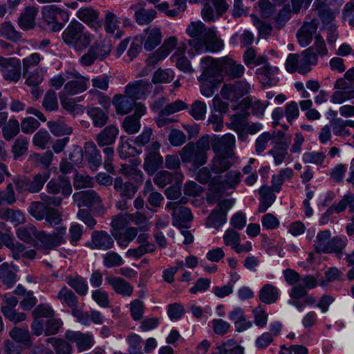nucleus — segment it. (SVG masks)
Wrapping results in <instances>:
<instances>
[{
    "instance_id": "obj_1",
    "label": "nucleus",
    "mask_w": 354,
    "mask_h": 354,
    "mask_svg": "<svg viewBox=\"0 0 354 354\" xmlns=\"http://www.w3.org/2000/svg\"><path fill=\"white\" fill-rule=\"evenodd\" d=\"M201 68L205 75H219L226 76L230 79L241 77L245 71L244 66L237 64L230 56H225L219 59L206 57L202 59Z\"/></svg>"
},
{
    "instance_id": "obj_2",
    "label": "nucleus",
    "mask_w": 354,
    "mask_h": 354,
    "mask_svg": "<svg viewBox=\"0 0 354 354\" xmlns=\"http://www.w3.org/2000/svg\"><path fill=\"white\" fill-rule=\"evenodd\" d=\"M209 149V136L205 135L196 142H188L178 153L183 163H192L193 169L196 170L207 162V151Z\"/></svg>"
},
{
    "instance_id": "obj_3",
    "label": "nucleus",
    "mask_w": 354,
    "mask_h": 354,
    "mask_svg": "<svg viewBox=\"0 0 354 354\" xmlns=\"http://www.w3.org/2000/svg\"><path fill=\"white\" fill-rule=\"evenodd\" d=\"M304 285L297 284L294 286L290 292L288 304L294 306L297 310H302L306 306H312L316 299L313 295L307 292L306 289L315 288L318 283L313 275H306L302 278Z\"/></svg>"
},
{
    "instance_id": "obj_4",
    "label": "nucleus",
    "mask_w": 354,
    "mask_h": 354,
    "mask_svg": "<svg viewBox=\"0 0 354 354\" xmlns=\"http://www.w3.org/2000/svg\"><path fill=\"white\" fill-rule=\"evenodd\" d=\"M64 42L76 51H82L91 44L93 36L84 31V26L77 21H71L62 34Z\"/></svg>"
},
{
    "instance_id": "obj_5",
    "label": "nucleus",
    "mask_w": 354,
    "mask_h": 354,
    "mask_svg": "<svg viewBox=\"0 0 354 354\" xmlns=\"http://www.w3.org/2000/svg\"><path fill=\"white\" fill-rule=\"evenodd\" d=\"M328 54L324 39L321 35L315 37L314 44L298 54L299 73L306 75L311 71V66H315L318 57H324Z\"/></svg>"
},
{
    "instance_id": "obj_6",
    "label": "nucleus",
    "mask_w": 354,
    "mask_h": 354,
    "mask_svg": "<svg viewBox=\"0 0 354 354\" xmlns=\"http://www.w3.org/2000/svg\"><path fill=\"white\" fill-rule=\"evenodd\" d=\"M79 59V63L82 66H91L96 62H102L106 59L112 50L111 42L109 39H104L95 41Z\"/></svg>"
},
{
    "instance_id": "obj_7",
    "label": "nucleus",
    "mask_w": 354,
    "mask_h": 354,
    "mask_svg": "<svg viewBox=\"0 0 354 354\" xmlns=\"http://www.w3.org/2000/svg\"><path fill=\"white\" fill-rule=\"evenodd\" d=\"M186 32L192 38L188 40L189 45L197 51L204 46L205 41L212 38L214 27L207 28L201 21H192L187 26Z\"/></svg>"
},
{
    "instance_id": "obj_8",
    "label": "nucleus",
    "mask_w": 354,
    "mask_h": 354,
    "mask_svg": "<svg viewBox=\"0 0 354 354\" xmlns=\"http://www.w3.org/2000/svg\"><path fill=\"white\" fill-rule=\"evenodd\" d=\"M50 173L48 170L43 174H37L32 178L24 177L17 179L14 181L16 189L18 192L23 193L28 192L31 194L39 192L44 187V185L50 178Z\"/></svg>"
},
{
    "instance_id": "obj_9",
    "label": "nucleus",
    "mask_w": 354,
    "mask_h": 354,
    "mask_svg": "<svg viewBox=\"0 0 354 354\" xmlns=\"http://www.w3.org/2000/svg\"><path fill=\"white\" fill-rule=\"evenodd\" d=\"M0 73L6 81L17 82L21 77L20 60L16 57L0 56Z\"/></svg>"
},
{
    "instance_id": "obj_10",
    "label": "nucleus",
    "mask_w": 354,
    "mask_h": 354,
    "mask_svg": "<svg viewBox=\"0 0 354 354\" xmlns=\"http://www.w3.org/2000/svg\"><path fill=\"white\" fill-rule=\"evenodd\" d=\"M160 144L153 142L146 149L143 168L149 175H153L163 164V158L160 154Z\"/></svg>"
},
{
    "instance_id": "obj_11",
    "label": "nucleus",
    "mask_w": 354,
    "mask_h": 354,
    "mask_svg": "<svg viewBox=\"0 0 354 354\" xmlns=\"http://www.w3.org/2000/svg\"><path fill=\"white\" fill-rule=\"evenodd\" d=\"M66 238V227L58 226L55 231L51 234H46L44 231H39L37 234V240L41 242L44 248L46 249L55 248L65 243Z\"/></svg>"
},
{
    "instance_id": "obj_12",
    "label": "nucleus",
    "mask_w": 354,
    "mask_h": 354,
    "mask_svg": "<svg viewBox=\"0 0 354 354\" xmlns=\"http://www.w3.org/2000/svg\"><path fill=\"white\" fill-rule=\"evenodd\" d=\"M41 14L44 20L48 24H52V30L54 32L59 31L63 28V24L57 21V15L65 21L68 20L67 12L62 10L55 5L44 6L41 9Z\"/></svg>"
},
{
    "instance_id": "obj_13",
    "label": "nucleus",
    "mask_w": 354,
    "mask_h": 354,
    "mask_svg": "<svg viewBox=\"0 0 354 354\" xmlns=\"http://www.w3.org/2000/svg\"><path fill=\"white\" fill-rule=\"evenodd\" d=\"M210 145L215 154L231 156L235 146V137L230 133H227L222 137L214 135L209 137Z\"/></svg>"
},
{
    "instance_id": "obj_14",
    "label": "nucleus",
    "mask_w": 354,
    "mask_h": 354,
    "mask_svg": "<svg viewBox=\"0 0 354 354\" xmlns=\"http://www.w3.org/2000/svg\"><path fill=\"white\" fill-rule=\"evenodd\" d=\"M232 206L230 200L220 201L216 209L212 210L206 220V225L209 227L218 228L226 222L227 212Z\"/></svg>"
},
{
    "instance_id": "obj_15",
    "label": "nucleus",
    "mask_w": 354,
    "mask_h": 354,
    "mask_svg": "<svg viewBox=\"0 0 354 354\" xmlns=\"http://www.w3.org/2000/svg\"><path fill=\"white\" fill-rule=\"evenodd\" d=\"M250 86L245 81L224 84L221 91V96L225 100L236 101L249 93Z\"/></svg>"
},
{
    "instance_id": "obj_16",
    "label": "nucleus",
    "mask_w": 354,
    "mask_h": 354,
    "mask_svg": "<svg viewBox=\"0 0 354 354\" xmlns=\"http://www.w3.org/2000/svg\"><path fill=\"white\" fill-rule=\"evenodd\" d=\"M319 24L317 19H313L310 21H305L297 32V38L299 44L302 47L308 46L313 37L317 35V30Z\"/></svg>"
},
{
    "instance_id": "obj_17",
    "label": "nucleus",
    "mask_w": 354,
    "mask_h": 354,
    "mask_svg": "<svg viewBox=\"0 0 354 354\" xmlns=\"http://www.w3.org/2000/svg\"><path fill=\"white\" fill-rule=\"evenodd\" d=\"M212 3L215 10L209 2H207L201 10L202 17L205 21H214L225 13L229 8V5L225 0H212Z\"/></svg>"
},
{
    "instance_id": "obj_18",
    "label": "nucleus",
    "mask_w": 354,
    "mask_h": 354,
    "mask_svg": "<svg viewBox=\"0 0 354 354\" xmlns=\"http://www.w3.org/2000/svg\"><path fill=\"white\" fill-rule=\"evenodd\" d=\"M282 329V324L279 322H274L269 325V331L264 332L257 337L254 345L257 348L265 349L279 336Z\"/></svg>"
},
{
    "instance_id": "obj_19",
    "label": "nucleus",
    "mask_w": 354,
    "mask_h": 354,
    "mask_svg": "<svg viewBox=\"0 0 354 354\" xmlns=\"http://www.w3.org/2000/svg\"><path fill=\"white\" fill-rule=\"evenodd\" d=\"M142 38L143 46L147 50H152L162 41V35L160 29L157 26H149L145 28L142 33L138 35Z\"/></svg>"
},
{
    "instance_id": "obj_20",
    "label": "nucleus",
    "mask_w": 354,
    "mask_h": 354,
    "mask_svg": "<svg viewBox=\"0 0 354 354\" xmlns=\"http://www.w3.org/2000/svg\"><path fill=\"white\" fill-rule=\"evenodd\" d=\"M74 78L68 81L61 92L66 95H75L85 91L88 88L89 78L77 73L73 75Z\"/></svg>"
},
{
    "instance_id": "obj_21",
    "label": "nucleus",
    "mask_w": 354,
    "mask_h": 354,
    "mask_svg": "<svg viewBox=\"0 0 354 354\" xmlns=\"http://www.w3.org/2000/svg\"><path fill=\"white\" fill-rule=\"evenodd\" d=\"M65 338L72 343H75L80 351H84L91 348L94 339L89 333H83L80 331L67 330L65 333Z\"/></svg>"
},
{
    "instance_id": "obj_22",
    "label": "nucleus",
    "mask_w": 354,
    "mask_h": 354,
    "mask_svg": "<svg viewBox=\"0 0 354 354\" xmlns=\"http://www.w3.org/2000/svg\"><path fill=\"white\" fill-rule=\"evenodd\" d=\"M114 245L113 239L104 230H95L91 234V243L88 247L93 250H108Z\"/></svg>"
},
{
    "instance_id": "obj_23",
    "label": "nucleus",
    "mask_w": 354,
    "mask_h": 354,
    "mask_svg": "<svg viewBox=\"0 0 354 354\" xmlns=\"http://www.w3.org/2000/svg\"><path fill=\"white\" fill-rule=\"evenodd\" d=\"M48 193L57 194L60 192L62 194L68 197L72 192V187L68 178L64 175H60L56 179H51L46 185Z\"/></svg>"
},
{
    "instance_id": "obj_24",
    "label": "nucleus",
    "mask_w": 354,
    "mask_h": 354,
    "mask_svg": "<svg viewBox=\"0 0 354 354\" xmlns=\"http://www.w3.org/2000/svg\"><path fill=\"white\" fill-rule=\"evenodd\" d=\"M166 208L173 210L171 216L174 225H181L183 223L191 221L193 218L190 209L181 205L178 202H169Z\"/></svg>"
},
{
    "instance_id": "obj_25",
    "label": "nucleus",
    "mask_w": 354,
    "mask_h": 354,
    "mask_svg": "<svg viewBox=\"0 0 354 354\" xmlns=\"http://www.w3.org/2000/svg\"><path fill=\"white\" fill-rule=\"evenodd\" d=\"M187 0H165L156 6L160 12H163L167 17H174L180 12L186 9Z\"/></svg>"
},
{
    "instance_id": "obj_26",
    "label": "nucleus",
    "mask_w": 354,
    "mask_h": 354,
    "mask_svg": "<svg viewBox=\"0 0 354 354\" xmlns=\"http://www.w3.org/2000/svg\"><path fill=\"white\" fill-rule=\"evenodd\" d=\"M116 294L124 297H131L133 292V286L128 281L120 277H107L105 279Z\"/></svg>"
},
{
    "instance_id": "obj_27",
    "label": "nucleus",
    "mask_w": 354,
    "mask_h": 354,
    "mask_svg": "<svg viewBox=\"0 0 354 354\" xmlns=\"http://www.w3.org/2000/svg\"><path fill=\"white\" fill-rule=\"evenodd\" d=\"M151 87V84L140 80L127 84L124 93L134 100L142 98Z\"/></svg>"
},
{
    "instance_id": "obj_28",
    "label": "nucleus",
    "mask_w": 354,
    "mask_h": 354,
    "mask_svg": "<svg viewBox=\"0 0 354 354\" xmlns=\"http://www.w3.org/2000/svg\"><path fill=\"white\" fill-rule=\"evenodd\" d=\"M248 115V113H240L230 117V129L236 131L238 138L241 141L247 140L245 129L248 123L246 118Z\"/></svg>"
},
{
    "instance_id": "obj_29",
    "label": "nucleus",
    "mask_w": 354,
    "mask_h": 354,
    "mask_svg": "<svg viewBox=\"0 0 354 354\" xmlns=\"http://www.w3.org/2000/svg\"><path fill=\"white\" fill-rule=\"evenodd\" d=\"M84 153L91 169L95 171L102 165V156L93 142H87L84 145Z\"/></svg>"
},
{
    "instance_id": "obj_30",
    "label": "nucleus",
    "mask_w": 354,
    "mask_h": 354,
    "mask_svg": "<svg viewBox=\"0 0 354 354\" xmlns=\"http://www.w3.org/2000/svg\"><path fill=\"white\" fill-rule=\"evenodd\" d=\"M73 198L80 207L82 206L91 207L101 201L100 196L92 189L75 193Z\"/></svg>"
},
{
    "instance_id": "obj_31",
    "label": "nucleus",
    "mask_w": 354,
    "mask_h": 354,
    "mask_svg": "<svg viewBox=\"0 0 354 354\" xmlns=\"http://www.w3.org/2000/svg\"><path fill=\"white\" fill-rule=\"evenodd\" d=\"M39 8L34 6H29L25 8L18 19L19 27L24 30H30L35 25V17Z\"/></svg>"
},
{
    "instance_id": "obj_32",
    "label": "nucleus",
    "mask_w": 354,
    "mask_h": 354,
    "mask_svg": "<svg viewBox=\"0 0 354 354\" xmlns=\"http://www.w3.org/2000/svg\"><path fill=\"white\" fill-rule=\"evenodd\" d=\"M119 130L115 126H107L96 136V142L101 147L110 146L115 142Z\"/></svg>"
},
{
    "instance_id": "obj_33",
    "label": "nucleus",
    "mask_w": 354,
    "mask_h": 354,
    "mask_svg": "<svg viewBox=\"0 0 354 354\" xmlns=\"http://www.w3.org/2000/svg\"><path fill=\"white\" fill-rule=\"evenodd\" d=\"M120 24V18L115 13L110 10L105 11L104 17V28L106 33L113 34L116 32V36L118 38H120L122 35V32L119 30Z\"/></svg>"
},
{
    "instance_id": "obj_34",
    "label": "nucleus",
    "mask_w": 354,
    "mask_h": 354,
    "mask_svg": "<svg viewBox=\"0 0 354 354\" xmlns=\"http://www.w3.org/2000/svg\"><path fill=\"white\" fill-rule=\"evenodd\" d=\"M77 16L81 21L88 24L94 30H98L101 28L98 12L91 8H86L80 9L77 12Z\"/></svg>"
},
{
    "instance_id": "obj_35",
    "label": "nucleus",
    "mask_w": 354,
    "mask_h": 354,
    "mask_svg": "<svg viewBox=\"0 0 354 354\" xmlns=\"http://www.w3.org/2000/svg\"><path fill=\"white\" fill-rule=\"evenodd\" d=\"M113 104L115 107L117 113L125 115L133 109L135 100L127 94L115 95L113 99Z\"/></svg>"
},
{
    "instance_id": "obj_36",
    "label": "nucleus",
    "mask_w": 354,
    "mask_h": 354,
    "mask_svg": "<svg viewBox=\"0 0 354 354\" xmlns=\"http://www.w3.org/2000/svg\"><path fill=\"white\" fill-rule=\"evenodd\" d=\"M215 75H216L210 74L205 75L204 71L203 70L201 79L203 80V82L201 85V92L203 95L208 97H212L218 88L221 82L214 77Z\"/></svg>"
},
{
    "instance_id": "obj_37",
    "label": "nucleus",
    "mask_w": 354,
    "mask_h": 354,
    "mask_svg": "<svg viewBox=\"0 0 354 354\" xmlns=\"http://www.w3.org/2000/svg\"><path fill=\"white\" fill-rule=\"evenodd\" d=\"M226 189L227 188L223 180H220L217 177L212 178L209 183V193L207 196V202L209 204L215 203Z\"/></svg>"
},
{
    "instance_id": "obj_38",
    "label": "nucleus",
    "mask_w": 354,
    "mask_h": 354,
    "mask_svg": "<svg viewBox=\"0 0 354 354\" xmlns=\"http://www.w3.org/2000/svg\"><path fill=\"white\" fill-rule=\"evenodd\" d=\"M114 189L120 195L127 199L132 198L136 193L138 188L133 183L127 182L123 183L120 177H118L114 180Z\"/></svg>"
},
{
    "instance_id": "obj_39",
    "label": "nucleus",
    "mask_w": 354,
    "mask_h": 354,
    "mask_svg": "<svg viewBox=\"0 0 354 354\" xmlns=\"http://www.w3.org/2000/svg\"><path fill=\"white\" fill-rule=\"evenodd\" d=\"M229 156L216 154L209 165L211 171L217 174H221L227 171L232 165L227 158Z\"/></svg>"
},
{
    "instance_id": "obj_40",
    "label": "nucleus",
    "mask_w": 354,
    "mask_h": 354,
    "mask_svg": "<svg viewBox=\"0 0 354 354\" xmlns=\"http://www.w3.org/2000/svg\"><path fill=\"white\" fill-rule=\"evenodd\" d=\"M290 140L291 136H289L285 141L277 142L276 146L269 151L273 156L276 165H280L287 156Z\"/></svg>"
},
{
    "instance_id": "obj_41",
    "label": "nucleus",
    "mask_w": 354,
    "mask_h": 354,
    "mask_svg": "<svg viewBox=\"0 0 354 354\" xmlns=\"http://www.w3.org/2000/svg\"><path fill=\"white\" fill-rule=\"evenodd\" d=\"M279 292L277 288L272 284L264 285L259 292L261 301L266 304H271L278 299Z\"/></svg>"
},
{
    "instance_id": "obj_42",
    "label": "nucleus",
    "mask_w": 354,
    "mask_h": 354,
    "mask_svg": "<svg viewBox=\"0 0 354 354\" xmlns=\"http://www.w3.org/2000/svg\"><path fill=\"white\" fill-rule=\"evenodd\" d=\"M87 114L92 120L95 127H102L109 120L108 113L99 107H91L87 110Z\"/></svg>"
},
{
    "instance_id": "obj_43",
    "label": "nucleus",
    "mask_w": 354,
    "mask_h": 354,
    "mask_svg": "<svg viewBox=\"0 0 354 354\" xmlns=\"http://www.w3.org/2000/svg\"><path fill=\"white\" fill-rule=\"evenodd\" d=\"M0 218L10 221L15 225L22 223L25 220L24 214L20 210L11 208H1Z\"/></svg>"
},
{
    "instance_id": "obj_44",
    "label": "nucleus",
    "mask_w": 354,
    "mask_h": 354,
    "mask_svg": "<svg viewBox=\"0 0 354 354\" xmlns=\"http://www.w3.org/2000/svg\"><path fill=\"white\" fill-rule=\"evenodd\" d=\"M66 283L80 295L84 296L88 292V287L86 281L81 276L67 277Z\"/></svg>"
},
{
    "instance_id": "obj_45",
    "label": "nucleus",
    "mask_w": 354,
    "mask_h": 354,
    "mask_svg": "<svg viewBox=\"0 0 354 354\" xmlns=\"http://www.w3.org/2000/svg\"><path fill=\"white\" fill-rule=\"evenodd\" d=\"M138 230L133 227H127L124 232H120L114 235L118 244L122 248H127L137 236Z\"/></svg>"
},
{
    "instance_id": "obj_46",
    "label": "nucleus",
    "mask_w": 354,
    "mask_h": 354,
    "mask_svg": "<svg viewBox=\"0 0 354 354\" xmlns=\"http://www.w3.org/2000/svg\"><path fill=\"white\" fill-rule=\"evenodd\" d=\"M16 234L20 240L26 243H31L34 241L35 238L37 239L39 232L34 225H28L18 228Z\"/></svg>"
},
{
    "instance_id": "obj_47",
    "label": "nucleus",
    "mask_w": 354,
    "mask_h": 354,
    "mask_svg": "<svg viewBox=\"0 0 354 354\" xmlns=\"http://www.w3.org/2000/svg\"><path fill=\"white\" fill-rule=\"evenodd\" d=\"M53 158V152L46 151L43 153H33L30 155L29 160L36 167L41 166L44 169H48L51 165Z\"/></svg>"
},
{
    "instance_id": "obj_48",
    "label": "nucleus",
    "mask_w": 354,
    "mask_h": 354,
    "mask_svg": "<svg viewBox=\"0 0 354 354\" xmlns=\"http://www.w3.org/2000/svg\"><path fill=\"white\" fill-rule=\"evenodd\" d=\"M10 336L26 346H30L32 344L31 335L27 326L26 328L15 327L10 331Z\"/></svg>"
},
{
    "instance_id": "obj_49",
    "label": "nucleus",
    "mask_w": 354,
    "mask_h": 354,
    "mask_svg": "<svg viewBox=\"0 0 354 354\" xmlns=\"http://www.w3.org/2000/svg\"><path fill=\"white\" fill-rule=\"evenodd\" d=\"M0 279L8 288L12 287L16 282V274L13 268L8 263L0 266Z\"/></svg>"
},
{
    "instance_id": "obj_50",
    "label": "nucleus",
    "mask_w": 354,
    "mask_h": 354,
    "mask_svg": "<svg viewBox=\"0 0 354 354\" xmlns=\"http://www.w3.org/2000/svg\"><path fill=\"white\" fill-rule=\"evenodd\" d=\"M57 299L61 300L62 303L66 304L72 310L77 307L78 303L77 297L75 293L66 286H64L58 292Z\"/></svg>"
},
{
    "instance_id": "obj_51",
    "label": "nucleus",
    "mask_w": 354,
    "mask_h": 354,
    "mask_svg": "<svg viewBox=\"0 0 354 354\" xmlns=\"http://www.w3.org/2000/svg\"><path fill=\"white\" fill-rule=\"evenodd\" d=\"M183 174L181 171L175 172V183L165 190V195L168 199H177L181 194L180 185L183 182Z\"/></svg>"
},
{
    "instance_id": "obj_52",
    "label": "nucleus",
    "mask_w": 354,
    "mask_h": 354,
    "mask_svg": "<svg viewBox=\"0 0 354 354\" xmlns=\"http://www.w3.org/2000/svg\"><path fill=\"white\" fill-rule=\"evenodd\" d=\"M3 137L6 140H11L19 133V123L15 119H10L2 128Z\"/></svg>"
},
{
    "instance_id": "obj_53",
    "label": "nucleus",
    "mask_w": 354,
    "mask_h": 354,
    "mask_svg": "<svg viewBox=\"0 0 354 354\" xmlns=\"http://www.w3.org/2000/svg\"><path fill=\"white\" fill-rule=\"evenodd\" d=\"M157 15V12L152 9H140L135 12L136 21L140 25H148Z\"/></svg>"
},
{
    "instance_id": "obj_54",
    "label": "nucleus",
    "mask_w": 354,
    "mask_h": 354,
    "mask_svg": "<svg viewBox=\"0 0 354 354\" xmlns=\"http://www.w3.org/2000/svg\"><path fill=\"white\" fill-rule=\"evenodd\" d=\"M223 42L221 39L217 38L215 28H214V35L212 38L207 39L204 41V46L201 50H198L197 52H218L223 48Z\"/></svg>"
},
{
    "instance_id": "obj_55",
    "label": "nucleus",
    "mask_w": 354,
    "mask_h": 354,
    "mask_svg": "<svg viewBox=\"0 0 354 354\" xmlns=\"http://www.w3.org/2000/svg\"><path fill=\"white\" fill-rule=\"evenodd\" d=\"M207 113L206 104L201 100H196L192 104L189 110V113L196 120H203L205 118Z\"/></svg>"
},
{
    "instance_id": "obj_56",
    "label": "nucleus",
    "mask_w": 354,
    "mask_h": 354,
    "mask_svg": "<svg viewBox=\"0 0 354 354\" xmlns=\"http://www.w3.org/2000/svg\"><path fill=\"white\" fill-rule=\"evenodd\" d=\"M46 342L50 343L56 352V354H71L72 347L71 344L64 339L50 337Z\"/></svg>"
},
{
    "instance_id": "obj_57",
    "label": "nucleus",
    "mask_w": 354,
    "mask_h": 354,
    "mask_svg": "<svg viewBox=\"0 0 354 354\" xmlns=\"http://www.w3.org/2000/svg\"><path fill=\"white\" fill-rule=\"evenodd\" d=\"M48 127L56 136L70 135L72 133V128L61 121H50L48 122Z\"/></svg>"
},
{
    "instance_id": "obj_58",
    "label": "nucleus",
    "mask_w": 354,
    "mask_h": 354,
    "mask_svg": "<svg viewBox=\"0 0 354 354\" xmlns=\"http://www.w3.org/2000/svg\"><path fill=\"white\" fill-rule=\"evenodd\" d=\"M17 201L13 185L8 183L5 189L0 190V206L2 205H11Z\"/></svg>"
},
{
    "instance_id": "obj_59",
    "label": "nucleus",
    "mask_w": 354,
    "mask_h": 354,
    "mask_svg": "<svg viewBox=\"0 0 354 354\" xmlns=\"http://www.w3.org/2000/svg\"><path fill=\"white\" fill-rule=\"evenodd\" d=\"M48 207L39 201L32 202L28 209V213L38 221L44 218Z\"/></svg>"
},
{
    "instance_id": "obj_60",
    "label": "nucleus",
    "mask_w": 354,
    "mask_h": 354,
    "mask_svg": "<svg viewBox=\"0 0 354 354\" xmlns=\"http://www.w3.org/2000/svg\"><path fill=\"white\" fill-rule=\"evenodd\" d=\"M330 236L331 234L328 230L321 231L317 234L316 241L314 244L315 249L317 252L324 253L327 245H328L330 239Z\"/></svg>"
},
{
    "instance_id": "obj_61",
    "label": "nucleus",
    "mask_w": 354,
    "mask_h": 354,
    "mask_svg": "<svg viewBox=\"0 0 354 354\" xmlns=\"http://www.w3.org/2000/svg\"><path fill=\"white\" fill-rule=\"evenodd\" d=\"M145 304L142 301L136 299L129 304V312L134 321L140 320L145 313Z\"/></svg>"
},
{
    "instance_id": "obj_62",
    "label": "nucleus",
    "mask_w": 354,
    "mask_h": 354,
    "mask_svg": "<svg viewBox=\"0 0 354 354\" xmlns=\"http://www.w3.org/2000/svg\"><path fill=\"white\" fill-rule=\"evenodd\" d=\"M259 192L261 198L258 210L259 212H265L275 201L276 196L270 190L263 192L261 189Z\"/></svg>"
},
{
    "instance_id": "obj_63",
    "label": "nucleus",
    "mask_w": 354,
    "mask_h": 354,
    "mask_svg": "<svg viewBox=\"0 0 354 354\" xmlns=\"http://www.w3.org/2000/svg\"><path fill=\"white\" fill-rule=\"evenodd\" d=\"M174 78V72L169 68H158L153 74L152 82L158 83H169Z\"/></svg>"
},
{
    "instance_id": "obj_64",
    "label": "nucleus",
    "mask_w": 354,
    "mask_h": 354,
    "mask_svg": "<svg viewBox=\"0 0 354 354\" xmlns=\"http://www.w3.org/2000/svg\"><path fill=\"white\" fill-rule=\"evenodd\" d=\"M349 207V212L354 213V194L348 193L343 196L339 203L335 206L336 213L344 212L346 207Z\"/></svg>"
}]
</instances>
